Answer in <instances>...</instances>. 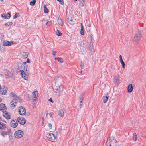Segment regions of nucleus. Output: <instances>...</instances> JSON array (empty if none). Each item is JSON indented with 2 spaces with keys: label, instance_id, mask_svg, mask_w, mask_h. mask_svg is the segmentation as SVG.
I'll return each mask as SVG.
<instances>
[{
  "label": "nucleus",
  "instance_id": "obj_1",
  "mask_svg": "<svg viewBox=\"0 0 146 146\" xmlns=\"http://www.w3.org/2000/svg\"><path fill=\"white\" fill-rule=\"evenodd\" d=\"M10 97L12 99V100L10 103V108L12 109L15 108L17 102H19L20 103L22 102L21 98L18 97L13 92L10 93Z\"/></svg>",
  "mask_w": 146,
  "mask_h": 146
},
{
  "label": "nucleus",
  "instance_id": "obj_2",
  "mask_svg": "<svg viewBox=\"0 0 146 146\" xmlns=\"http://www.w3.org/2000/svg\"><path fill=\"white\" fill-rule=\"evenodd\" d=\"M6 108L5 105L3 103L0 104V110L3 112V115L7 119H9V113L6 112Z\"/></svg>",
  "mask_w": 146,
  "mask_h": 146
},
{
  "label": "nucleus",
  "instance_id": "obj_3",
  "mask_svg": "<svg viewBox=\"0 0 146 146\" xmlns=\"http://www.w3.org/2000/svg\"><path fill=\"white\" fill-rule=\"evenodd\" d=\"M24 69L25 71L21 70L20 71L21 73L23 78L26 80L28 79V75L29 74V71L28 70L29 68H26L24 67Z\"/></svg>",
  "mask_w": 146,
  "mask_h": 146
},
{
  "label": "nucleus",
  "instance_id": "obj_4",
  "mask_svg": "<svg viewBox=\"0 0 146 146\" xmlns=\"http://www.w3.org/2000/svg\"><path fill=\"white\" fill-rule=\"evenodd\" d=\"M109 144L110 146H119V144L115 139L113 137H110L109 140Z\"/></svg>",
  "mask_w": 146,
  "mask_h": 146
},
{
  "label": "nucleus",
  "instance_id": "obj_5",
  "mask_svg": "<svg viewBox=\"0 0 146 146\" xmlns=\"http://www.w3.org/2000/svg\"><path fill=\"white\" fill-rule=\"evenodd\" d=\"M14 135L15 138H20L23 136V132L21 130H18L15 131Z\"/></svg>",
  "mask_w": 146,
  "mask_h": 146
},
{
  "label": "nucleus",
  "instance_id": "obj_6",
  "mask_svg": "<svg viewBox=\"0 0 146 146\" xmlns=\"http://www.w3.org/2000/svg\"><path fill=\"white\" fill-rule=\"evenodd\" d=\"M47 135V137L49 141L54 142L56 141V137L53 133H48Z\"/></svg>",
  "mask_w": 146,
  "mask_h": 146
},
{
  "label": "nucleus",
  "instance_id": "obj_7",
  "mask_svg": "<svg viewBox=\"0 0 146 146\" xmlns=\"http://www.w3.org/2000/svg\"><path fill=\"white\" fill-rule=\"evenodd\" d=\"M63 86L62 85H60L59 86L58 88H57L56 91V93L58 96L61 95L63 92Z\"/></svg>",
  "mask_w": 146,
  "mask_h": 146
},
{
  "label": "nucleus",
  "instance_id": "obj_8",
  "mask_svg": "<svg viewBox=\"0 0 146 146\" xmlns=\"http://www.w3.org/2000/svg\"><path fill=\"white\" fill-rule=\"evenodd\" d=\"M19 113L21 115H23L26 113V110L25 108L23 106H20L19 108Z\"/></svg>",
  "mask_w": 146,
  "mask_h": 146
},
{
  "label": "nucleus",
  "instance_id": "obj_9",
  "mask_svg": "<svg viewBox=\"0 0 146 146\" xmlns=\"http://www.w3.org/2000/svg\"><path fill=\"white\" fill-rule=\"evenodd\" d=\"M17 121L19 123L22 125H24L25 123V119L22 117H19L17 118Z\"/></svg>",
  "mask_w": 146,
  "mask_h": 146
},
{
  "label": "nucleus",
  "instance_id": "obj_10",
  "mask_svg": "<svg viewBox=\"0 0 146 146\" xmlns=\"http://www.w3.org/2000/svg\"><path fill=\"white\" fill-rule=\"evenodd\" d=\"M18 123L16 119H13L11 122V125L13 128H15L17 126Z\"/></svg>",
  "mask_w": 146,
  "mask_h": 146
},
{
  "label": "nucleus",
  "instance_id": "obj_11",
  "mask_svg": "<svg viewBox=\"0 0 146 146\" xmlns=\"http://www.w3.org/2000/svg\"><path fill=\"white\" fill-rule=\"evenodd\" d=\"M113 81L115 84L118 85L120 81L119 76V75H116L114 77Z\"/></svg>",
  "mask_w": 146,
  "mask_h": 146
},
{
  "label": "nucleus",
  "instance_id": "obj_12",
  "mask_svg": "<svg viewBox=\"0 0 146 146\" xmlns=\"http://www.w3.org/2000/svg\"><path fill=\"white\" fill-rule=\"evenodd\" d=\"M88 38L90 39V40L89 44H88V47L89 50L92 51L93 49V46L92 44V39L91 35H90Z\"/></svg>",
  "mask_w": 146,
  "mask_h": 146
},
{
  "label": "nucleus",
  "instance_id": "obj_13",
  "mask_svg": "<svg viewBox=\"0 0 146 146\" xmlns=\"http://www.w3.org/2000/svg\"><path fill=\"white\" fill-rule=\"evenodd\" d=\"M74 19L73 18H72L70 16L68 17V22L69 23L71 24H73L74 23Z\"/></svg>",
  "mask_w": 146,
  "mask_h": 146
},
{
  "label": "nucleus",
  "instance_id": "obj_14",
  "mask_svg": "<svg viewBox=\"0 0 146 146\" xmlns=\"http://www.w3.org/2000/svg\"><path fill=\"white\" fill-rule=\"evenodd\" d=\"M141 38H139L137 37H134L133 39V42L135 44H137L139 42Z\"/></svg>",
  "mask_w": 146,
  "mask_h": 146
},
{
  "label": "nucleus",
  "instance_id": "obj_15",
  "mask_svg": "<svg viewBox=\"0 0 146 146\" xmlns=\"http://www.w3.org/2000/svg\"><path fill=\"white\" fill-rule=\"evenodd\" d=\"M81 28L80 30V34L82 35H84V27L82 25V24L81 23Z\"/></svg>",
  "mask_w": 146,
  "mask_h": 146
},
{
  "label": "nucleus",
  "instance_id": "obj_16",
  "mask_svg": "<svg viewBox=\"0 0 146 146\" xmlns=\"http://www.w3.org/2000/svg\"><path fill=\"white\" fill-rule=\"evenodd\" d=\"M133 90V87L132 84H130L127 87L128 92H131Z\"/></svg>",
  "mask_w": 146,
  "mask_h": 146
},
{
  "label": "nucleus",
  "instance_id": "obj_17",
  "mask_svg": "<svg viewBox=\"0 0 146 146\" xmlns=\"http://www.w3.org/2000/svg\"><path fill=\"white\" fill-rule=\"evenodd\" d=\"M134 37H137L139 38H141V34L140 31L138 30L136 33L135 36Z\"/></svg>",
  "mask_w": 146,
  "mask_h": 146
},
{
  "label": "nucleus",
  "instance_id": "obj_18",
  "mask_svg": "<svg viewBox=\"0 0 146 146\" xmlns=\"http://www.w3.org/2000/svg\"><path fill=\"white\" fill-rule=\"evenodd\" d=\"M21 54L23 58L26 59L28 57V53L27 52H23L21 53Z\"/></svg>",
  "mask_w": 146,
  "mask_h": 146
},
{
  "label": "nucleus",
  "instance_id": "obj_19",
  "mask_svg": "<svg viewBox=\"0 0 146 146\" xmlns=\"http://www.w3.org/2000/svg\"><path fill=\"white\" fill-rule=\"evenodd\" d=\"M38 92L37 91H35V90L33 93V98H35V99H34L33 100H35L36 99V98L38 96Z\"/></svg>",
  "mask_w": 146,
  "mask_h": 146
},
{
  "label": "nucleus",
  "instance_id": "obj_20",
  "mask_svg": "<svg viewBox=\"0 0 146 146\" xmlns=\"http://www.w3.org/2000/svg\"><path fill=\"white\" fill-rule=\"evenodd\" d=\"M109 97V96L108 95L106 96H104L103 97V102L104 103H106L108 99V98Z\"/></svg>",
  "mask_w": 146,
  "mask_h": 146
},
{
  "label": "nucleus",
  "instance_id": "obj_21",
  "mask_svg": "<svg viewBox=\"0 0 146 146\" xmlns=\"http://www.w3.org/2000/svg\"><path fill=\"white\" fill-rule=\"evenodd\" d=\"M58 114L60 116L63 117L64 115V112L62 110H60L58 112Z\"/></svg>",
  "mask_w": 146,
  "mask_h": 146
},
{
  "label": "nucleus",
  "instance_id": "obj_22",
  "mask_svg": "<svg viewBox=\"0 0 146 146\" xmlns=\"http://www.w3.org/2000/svg\"><path fill=\"white\" fill-rule=\"evenodd\" d=\"M1 17L6 19H9V13H7L6 15L5 14H3V15L2 14Z\"/></svg>",
  "mask_w": 146,
  "mask_h": 146
},
{
  "label": "nucleus",
  "instance_id": "obj_23",
  "mask_svg": "<svg viewBox=\"0 0 146 146\" xmlns=\"http://www.w3.org/2000/svg\"><path fill=\"white\" fill-rule=\"evenodd\" d=\"M55 60H57L60 63H63V59L61 58H55L54 59Z\"/></svg>",
  "mask_w": 146,
  "mask_h": 146
},
{
  "label": "nucleus",
  "instance_id": "obj_24",
  "mask_svg": "<svg viewBox=\"0 0 146 146\" xmlns=\"http://www.w3.org/2000/svg\"><path fill=\"white\" fill-rule=\"evenodd\" d=\"M57 21L58 23L60 25L62 26L63 25V23L62 22V20L60 18H58Z\"/></svg>",
  "mask_w": 146,
  "mask_h": 146
},
{
  "label": "nucleus",
  "instance_id": "obj_25",
  "mask_svg": "<svg viewBox=\"0 0 146 146\" xmlns=\"http://www.w3.org/2000/svg\"><path fill=\"white\" fill-rule=\"evenodd\" d=\"M5 127L4 124L0 122V129H4Z\"/></svg>",
  "mask_w": 146,
  "mask_h": 146
},
{
  "label": "nucleus",
  "instance_id": "obj_26",
  "mask_svg": "<svg viewBox=\"0 0 146 146\" xmlns=\"http://www.w3.org/2000/svg\"><path fill=\"white\" fill-rule=\"evenodd\" d=\"M44 11L45 13H48L49 12L48 9L46 7V5H45L44 7Z\"/></svg>",
  "mask_w": 146,
  "mask_h": 146
},
{
  "label": "nucleus",
  "instance_id": "obj_27",
  "mask_svg": "<svg viewBox=\"0 0 146 146\" xmlns=\"http://www.w3.org/2000/svg\"><path fill=\"white\" fill-rule=\"evenodd\" d=\"M133 137L134 141H135L137 140V135L136 133H133Z\"/></svg>",
  "mask_w": 146,
  "mask_h": 146
},
{
  "label": "nucleus",
  "instance_id": "obj_28",
  "mask_svg": "<svg viewBox=\"0 0 146 146\" xmlns=\"http://www.w3.org/2000/svg\"><path fill=\"white\" fill-rule=\"evenodd\" d=\"M4 72L6 76H9V71L8 70H7L6 69H5L4 70Z\"/></svg>",
  "mask_w": 146,
  "mask_h": 146
},
{
  "label": "nucleus",
  "instance_id": "obj_29",
  "mask_svg": "<svg viewBox=\"0 0 146 146\" xmlns=\"http://www.w3.org/2000/svg\"><path fill=\"white\" fill-rule=\"evenodd\" d=\"M3 44L4 45L6 46H9V42L8 41H7V42H6V41H5L3 42Z\"/></svg>",
  "mask_w": 146,
  "mask_h": 146
},
{
  "label": "nucleus",
  "instance_id": "obj_30",
  "mask_svg": "<svg viewBox=\"0 0 146 146\" xmlns=\"http://www.w3.org/2000/svg\"><path fill=\"white\" fill-rule=\"evenodd\" d=\"M36 2V1L35 0H33L31 1L30 2V5H31L33 6L34 5Z\"/></svg>",
  "mask_w": 146,
  "mask_h": 146
},
{
  "label": "nucleus",
  "instance_id": "obj_31",
  "mask_svg": "<svg viewBox=\"0 0 146 146\" xmlns=\"http://www.w3.org/2000/svg\"><path fill=\"white\" fill-rule=\"evenodd\" d=\"M120 63L121 64L122 67L125 68V63L123 60L120 61Z\"/></svg>",
  "mask_w": 146,
  "mask_h": 146
},
{
  "label": "nucleus",
  "instance_id": "obj_32",
  "mask_svg": "<svg viewBox=\"0 0 146 146\" xmlns=\"http://www.w3.org/2000/svg\"><path fill=\"white\" fill-rule=\"evenodd\" d=\"M0 93L2 95H4L6 93V91L5 90H1Z\"/></svg>",
  "mask_w": 146,
  "mask_h": 146
},
{
  "label": "nucleus",
  "instance_id": "obj_33",
  "mask_svg": "<svg viewBox=\"0 0 146 146\" xmlns=\"http://www.w3.org/2000/svg\"><path fill=\"white\" fill-rule=\"evenodd\" d=\"M56 33L57 35L58 36H61L62 35V33H60V31L58 29L57 30Z\"/></svg>",
  "mask_w": 146,
  "mask_h": 146
},
{
  "label": "nucleus",
  "instance_id": "obj_34",
  "mask_svg": "<svg viewBox=\"0 0 146 146\" xmlns=\"http://www.w3.org/2000/svg\"><path fill=\"white\" fill-rule=\"evenodd\" d=\"M19 13H16L14 16H13V19H16L17 18V17L19 16Z\"/></svg>",
  "mask_w": 146,
  "mask_h": 146
},
{
  "label": "nucleus",
  "instance_id": "obj_35",
  "mask_svg": "<svg viewBox=\"0 0 146 146\" xmlns=\"http://www.w3.org/2000/svg\"><path fill=\"white\" fill-rule=\"evenodd\" d=\"M2 134L3 135V136L4 135H9V132H4L2 133Z\"/></svg>",
  "mask_w": 146,
  "mask_h": 146
},
{
  "label": "nucleus",
  "instance_id": "obj_36",
  "mask_svg": "<svg viewBox=\"0 0 146 146\" xmlns=\"http://www.w3.org/2000/svg\"><path fill=\"white\" fill-rule=\"evenodd\" d=\"M85 0H80V1L81 2L82 6L83 7L84 5Z\"/></svg>",
  "mask_w": 146,
  "mask_h": 146
},
{
  "label": "nucleus",
  "instance_id": "obj_37",
  "mask_svg": "<svg viewBox=\"0 0 146 146\" xmlns=\"http://www.w3.org/2000/svg\"><path fill=\"white\" fill-rule=\"evenodd\" d=\"M16 44V43L15 42L13 41H10V46L11 44Z\"/></svg>",
  "mask_w": 146,
  "mask_h": 146
},
{
  "label": "nucleus",
  "instance_id": "obj_38",
  "mask_svg": "<svg viewBox=\"0 0 146 146\" xmlns=\"http://www.w3.org/2000/svg\"><path fill=\"white\" fill-rule=\"evenodd\" d=\"M84 98L83 96L82 95H80L79 97V100H83Z\"/></svg>",
  "mask_w": 146,
  "mask_h": 146
},
{
  "label": "nucleus",
  "instance_id": "obj_39",
  "mask_svg": "<svg viewBox=\"0 0 146 146\" xmlns=\"http://www.w3.org/2000/svg\"><path fill=\"white\" fill-rule=\"evenodd\" d=\"M48 126L49 127L50 129H51L52 128V125L50 123H48Z\"/></svg>",
  "mask_w": 146,
  "mask_h": 146
},
{
  "label": "nucleus",
  "instance_id": "obj_40",
  "mask_svg": "<svg viewBox=\"0 0 146 146\" xmlns=\"http://www.w3.org/2000/svg\"><path fill=\"white\" fill-rule=\"evenodd\" d=\"M46 25L48 26H50L51 24V21H48L46 23Z\"/></svg>",
  "mask_w": 146,
  "mask_h": 146
},
{
  "label": "nucleus",
  "instance_id": "obj_41",
  "mask_svg": "<svg viewBox=\"0 0 146 146\" xmlns=\"http://www.w3.org/2000/svg\"><path fill=\"white\" fill-rule=\"evenodd\" d=\"M59 2H60V3L61 5H63L64 4V2L63 1V0H58Z\"/></svg>",
  "mask_w": 146,
  "mask_h": 146
},
{
  "label": "nucleus",
  "instance_id": "obj_42",
  "mask_svg": "<svg viewBox=\"0 0 146 146\" xmlns=\"http://www.w3.org/2000/svg\"><path fill=\"white\" fill-rule=\"evenodd\" d=\"M80 66L82 68H83L84 67V64L82 62L80 64Z\"/></svg>",
  "mask_w": 146,
  "mask_h": 146
},
{
  "label": "nucleus",
  "instance_id": "obj_43",
  "mask_svg": "<svg viewBox=\"0 0 146 146\" xmlns=\"http://www.w3.org/2000/svg\"><path fill=\"white\" fill-rule=\"evenodd\" d=\"M52 54H53V56H54L56 54V52L54 51L53 50L52 51Z\"/></svg>",
  "mask_w": 146,
  "mask_h": 146
},
{
  "label": "nucleus",
  "instance_id": "obj_44",
  "mask_svg": "<svg viewBox=\"0 0 146 146\" xmlns=\"http://www.w3.org/2000/svg\"><path fill=\"white\" fill-rule=\"evenodd\" d=\"M2 48H3V47H1V46L0 47V51L2 52H4L3 48L2 50Z\"/></svg>",
  "mask_w": 146,
  "mask_h": 146
},
{
  "label": "nucleus",
  "instance_id": "obj_45",
  "mask_svg": "<svg viewBox=\"0 0 146 146\" xmlns=\"http://www.w3.org/2000/svg\"><path fill=\"white\" fill-rule=\"evenodd\" d=\"M53 113L52 112H51L49 114L50 116V117H52V115H53Z\"/></svg>",
  "mask_w": 146,
  "mask_h": 146
},
{
  "label": "nucleus",
  "instance_id": "obj_46",
  "mask_svg": "<svg viewBox=\"0 0 146 146\" xmlns=\"http://www.w3.org/2000/svg\"><path fill=\"white\" fill-rule=\"evenodd\" d=\"M30 60L29 59L27 58L26 62L27 63H30Z\"/></svg>",
  "mask_w": 146,
  "mask_h": 146
},
{
  "label": "nucleus",
  "instance_id": "obj_47",
  "mask_svg": "<svg viewBox=\"0 0 146 146\" xmlns=\"http://www.w3.org/2000/svg\"><path fill=\"white\" fill-rule=\"evenodd\" d=\"M49 101H50L51 102H52V103H53V101H52V98H50L49 99Z\"/></svg>",
  "mask_w": 146,
  "mask_h": 146
},
{
  "label": "nucleus",
  "instance_id": "obj_48",
  "mask_svg": "<svg viewBox=\"0 0 146 146\" xmlns=\"http://www.w3.org/2000/svg\"><path fill=\"white\" fill-rule=\"evenodd\" d=\"M119 58H120V61L123 60L122 59V57L121 55H120L119 56Z\"/></svg>",
  "mask_w": 146,
  "mask_h": 146
},
{
  "label": "nucleus",
  "instance_id": "obj_49",
  "mask_svg": "<svg viewBox=\"0 0 146 146\" xmlns=\"http://www.w3.org/2000/svg\"><path fill=\"white\" fill-rule=\"evenodd\" d=\"M26 63H27V62H23L22 64L23 65H25L26 64Z\"/></svg>",
  "mask_w": 146,
  "mask_h": 146
},
{
  "label": "nucleus",
  "instance_id": "obj_50",
  "mask_svg": "<svg viewBox=\"0 0 146 146\" xmlns=\"http://www.w3.org/2000/svg\"><path fill=\"white\" fill-rule=\"evenodd\" d=\"M5 25H6V26L8 27V26H9V25H8V24L6 23V24H5Z\"/></svg>",
  "mask_w": 146,
  "mask_h": 146
},
{
  "label": "nucleus",
  "instance_id": "obj_51",
  "mask_svg": "<svg viewBox=\"0 0 146 146\" xmlns=\"http://www.w3.org/2000/svg\"><path fill=\"white\" fill-rule=\"evenodd\" d=\"M82 106V104H80V108H81V106Z\"/></svg>",
  "mask_w": 146,
  "mask_h": 146
},
{
  "label": "nucleus",
  "instance_id": "obj_52",
  "mask_svg": "<svg viewBox=\"0 0 146 146\" xmlns=\"http://www.w3.org/2000/svg\"><path fill=\"white\" fill-rule=\"evenodd\" d=\"M12 24H13V23L12 22H10V25H12Z\"/></svg>",
  "mask_w": 146,
  "mask_h": 146
},
{
  "label": "nucleus",
  "instance_id": "obj_53",
  "mask_svg": "<svg viewBox=\"0 0 146 146\" xmlns=\"http://www.w3.org/2000/svg\"><path fill=\"white\" fill-rule=\"evenodd\" d=\"M82 100H80V103H81L82 102Z\"/></svg>",
  "mask_w": 146,
  "mask_h": 146
},
{
  "label": "nucleus",
  "instance_id": "obj_54",
  "mask_svg": "<svg viewBox=\"0 0 146 146\" xmlns=\"http://www.w3.org/2000/svg\"><path fill=\"white\" fill-rule=\"evenodd\" d=\"M82 71H81L80 72V74H81L82 73Z\"/></svg>",
  "mask_w": 146,
  "mask_h": 146
},
{
  "label": "nucleus",
  "instance_id": "obj_55",
  "mask_svg": "<svg viewBox=\"0 0 146 146\" xmlns=\"http://www.w3.org/2000/svg\"><path fill=\"white\" fill-rule=\"evenodd\" d=\"M81 47H83V46H82V45H81Z\"/></svg>",
  "mask_w": 146,
  "mask_h": 146
},
{
  "label": "nucleus",
  "instance_id": "obj_56",
  "mask_svg": "<svg viewBox=\"0 0 146 146\" xmlns=\"http://www.w3.org/2000/svg\"><path fill=\"white\" fill-rule=\"evenodd\" d=\"M144 137L146 139V135Z\"/></svg>",
  "mask_w": 146,
  "mask_h": 146
},
{
  "label": "nucleus",
  "instance_id": "obj_57",
  "mask_svg": "<svg viewBox=\"0 0 146 146\" xmlns=\"http://www.w3.org/2000/svg\"><path fill=\"white\" fill-rule=\"evenodd\" d=\"M9 17H10H10H11V15H10V16H9Z\"/></svg>",
  "mask_w": 146,
  "mask_h": 146
},
{
  "label": "nucleus",
  "instance_id": "obj_58",
  "mask_svg": "<svg viewBox=\"0 0 146 146\" xmlns=\"http://www.w3.org/2000/svg\"><path fill=\"white\" fill-rule=\"evenodd\" d=\"M75 1H76L77 0H75Z\"/></svg>",
  "mask_w": 146,
  "mask_h": 146
},
{
  "label": "nucleus",
  "instance_id": "obj_59",
  "mask_svg": "<svg viewBox=\"0 0 146 146\" xmlns=\"http://www.w3.org/2000/svg\"><path fill=\"white\" fill-rule=\"evenodd\" d=\"M3 1V0H1V1Z\"/></svg>",
  "mask_w": 146,
  "mask_h": 146
},
{
  "label": "nucleus",
  "instance_id": "obj_60",
  "mask_svg": "<svg viewBox=\"0 0 146 146\" xmlns=\"http://www.w3.org/2000/svg\"><path fill=\"white\" fill-rule=\"evenodd\" d=\"M9 118H10V117H9Z\"/></svg>",
  "mask_w": 146,
  "mask_h": 146
}]
</instances>
